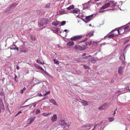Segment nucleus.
<instances>
[{
    "label": "nucleus",
    "instance_id": "nucleus-22",
    "mask_svg": "<svg viewBox=\"0 0 130 130\" xmlns=\"http://www.w3.org/2000/svg\"><path fill=\"white\" fill-rule=\"evenodd\" d=\"M67 45L68 46H71L74 45V43L73 41H70L67 44Z\"/></svg>",
    "mask_w": 130,
    "mask_h": 130
},
{
    "label": "nucleus",
    "instance_id": "nucleus-4",
    "mask_svg": "<svg viewBox=\"0 0 130 130\" xmlns=\"http://www.w3.org/2000/svg\"><path fill=\"white\" fill-rule=\"evenodd\" d=\"M88 38L87 37L84 40L81 41L80 42H86L85 45L86 46L90 45L91 44L92 41L90 40H88Z\"/></svg>",
    "mask_w": 130,
    "mask_h": 130
},
{
    "label": "nucleus",
    "instance_id": "nucleus-45",
    "mask_svg": "<svg viewBox=\"0 0 130 130\" xmlns=\"http://www.w3.org/2000/svg\"><path fill=\"white\" fill-rule=\"evenodd\" d=\"M1 105H2L3 107L4 106V105L2 103V104H1ZM0 111H1L2 107L1 106V105L0 106Z\"/></svg>",
    "mask_w": 130,
    "mask_h": 130
},
{
    "label": "nucleus",
    "instance_id": "nucleus-31",
    "mask_svg": "<svg viewBox=\"0 0 130 130\" xmlns=\"http://www.w3.org/2000/svg\"><path fill=\"white\" fill-rule=\"evenodd\" d=\"M51 114V113H49L47 114H46L45 113H42V115L44 116H48L49 115H50Z\"/></svg>",
    "mask_w": 130,
    "mask_h": 130
},
{
    "label": "nucleus",
    "instance_id": "nucleus-33",
    "mask_svg": "<svg viewBox=\"0 0 130 130\" xmlns=\"http://www.w3.org/2000/svg\"><path fill=\"white\" fill-rule=\"evenodd\" d=\"M54 61L55 62V63L57 64H58L59 63V61L57 60V59H54Z\"/></svg>",
    "mask_w": 130,
    "mask_h": 130
},
{
    "label": "nucleus",
    "instance_id": "nucleus-53",
    "mask_svg": "<svg viewBox=\"0 0 130 130\" xmlns=\"http://www.w3.org/2000/svg\"><path fill=\"white\" fill-rule=\"evenodd\" d=\"M23 90L24 91V90H26V89L25 88V87H24L23 88Z\"/></svg>",
    "mask_w": 130,
    "mask_h": 130
},
{
    "label": "nucleus",
    "instance_id": "nucleus-15",
    "mask_svg": "<svg viewBox=\"0 0 130 130\" xmlns=\"http://www.w3.org/2000/svg\"><path fill=\"white\" fill-rule=\"evenodd\" d=\"M110 5H112L113 7H115L116 6V3L114 1H109V3Z\"/></svg>",
    "mask_w": 130,
    "mask_h": 130
},
{
    "label": "nucleus",
    "instance_id": "nucleus-5",
    "mask_svg": "<svg viewBox=\"0 0 130 130\" xmlns=\"http://www.w3.org/2000/svg\"><path fill=\"white\" fill-rule=\"evenodd\" d=\"M110 6V4L109 3H107L104 4L102 7L100 8V10L104 9L106 8H108Z\"/></svg>",
    "mask_w": 130,
    "mask_h": 130
},
{
    "label": "nucleus",
    "instance_id": "nucleus-55",
    "mask_svg": "<svg viewBox=\"0 0 130 130\" xmlns=\"http://www.w3.org/2000/svg\"><path fill=\"white\" fill-rule=\"evenodd\" d=\"M68 31V30H67V29H65L64 30V31L65 32H66L67 31Z\"/></svg>",
    "mask_w": 130,
    "mask_h": 130
},
{
    "label": "nucleus",
    "instance_id": "nucleus-47",
    "mask_svg": "<svg viewBox=\"0 0 130 130\" xmlns=\"http://www.w3.org/2000/svg\"><path fill=\"white\" fill-rule=\"evenodd\" d=\"M29 105H26L25 106H21L20 107V108H23L24 107H26V106H29Z\"/></svg>",
    "mask_w": 130,
    "mask_h": 130
},
{
    "label": "nucleus",
    "instance_id": "nucleus-26",
    "mask_svg": "<svg viewBox=\"0 0 130 130\" xmlns=\"http://www.w3.org/2000/svg\"><path fill=\"white\" fill-rule=\"evenodd\" d=\"M59 14L61 15L66 13V12L64 10H62L61 11H59Z\"/></svg>",
    "mask_w": 130,
    "mask_h": 130
},
{
    "label": "nucleus",
    "instance_id": "nucleus-58",
    "mask_svg": "<svg viewBox=\"0 0 130 130\" xmlns=\"http://www.w3.org/2000/svg\"><path fill=\"white\" fill-rule=\"evenodd\" d=\"M19 114H18V113H17V114L15 115V116H17L18 115H19Z\"/></svg>",
    "mask_w": 130,
    "mask_h": 130
},
{
    "label": "nucleus",
    "instance_id": "nucleus-37",
    "mask_svg": "<svg viewBox=\"0 0 130 130\" xmlns=\"http://www.w3.org/2000/svg\"><path fill=\"white\" fill-rule=\"evenodd\" d=\"M30 38L32 40H35V37L32 35H31L30 36Z\"/></svg>",
    "mask_w": 130,
    "mask_h": 130
},
{
    "label": "nucleus",
    "instance_id": "nucleus-46",
    "mask_svg": "<svg viewBox=\"0 0 130 130\" xmlns=\"http://www.w3.org/2000/svg\"><path fill=\"white\" fill-rule=\"evenodd\" d=\"M20 92L21 94H23L24 93V90L23 89L21 90Z\"/></svg>",
    "mask_w": 130,
    "mask_h": 130
},
{
    "label": "nucleus",
    "instance_id": "nucleus-54",
    "mask_svg": "<svg viewBox=\"0 0 130 130\" xmlns=\"http://www.w3.org/2000/svg\"><path fill=\"white\" fill-rule=\"evenodd\" d=\"M46 98H43L41 100H42V101H43V100H44V99H46Z\"/></svg>",
    "mask_w": 130,
    "mask_h": 130
},
{
    "label": "nucleus",
    "instance_id": "nucleus-43",
    "mask_svg": "<svg viewBox=\"0 0 130 130\" xmlns=\"http://www.w3.org/2000/svg\"><path fill=\"white\" fill-rule=\"evenodd\" d=\"M37 104V103L36 102H35L34 103H32V105H34L33 106L34 107H35L36 106Z\"/></svg>",
    "mask_w": 130,
    "mask_h": 130
},
{
    "label": "nucleus",
    "instance_id": "nucleus-40",
    "mask_svg": "<svg viewBox=\"0 0 130 130\" xmlns=\"http://www.w3.org/2000/svg\"><path fill=\"white\" fill-rule=\"evenodd\" d=\"M41 85H42V88L43 89H45V85H44L43 83H41Z\"/></svg>",
    "mask_w": 130,
    "mask_h": 130
},
{
    "label": "nucleus",
    "instance_id": "nucleus-44",
    "mask_svg": "<svg viewBox=\"0 0 130 130\" xmlns=\"http://www.w3.org/2000/svg\"><path fill=\"white\" fill-rule=\"evenodd\" d=\"M97 43H96V42H93V45L94 46H95L96 44H97Z\"/></svg>",
    "mask_w": 130,
    "mask_h": 130
},
{
    "label": "nucleus",
    "instance_id": "nucleus-39",
    "mask_svg": "<svg viewBox=\"0 0 130 130\" xmlns=\"http://www.w3.org/2000/svg\"><path fill=\"white\" fill-rule=\"evenodd\" d=\"M50 91H48L47 92H46L45 94L43 95V96H46L48 94H50Z\"/></svg>",
    "mask_w": 130,
    "mask_h": 130
},
{
    "label": "nucleus",
    "instance_id": "nucleus-2",
    "mask_svg": "<svg viewBox=\"0 0 130 130\" xmlns=\"http://www.w3.org/2000/svg\"><path fill=\"white\" fill-rule=\"evenodd\" d=\"M48 22L47 19H43L41 20V21L39 24V26H43L44 25H46L48 23Z\"/></svg>",
    "mask_w": 130,
    "mask_h": 130
},
{
    "label": "nucleus",
    "instance_id": "nucleus-49",
    "mask_svg": "<svg viewBox=\"0 0 130 130\" xmlns=\"http://www.w3.org/2000/svg\"><path fill=\"white\" fill-rule=\"evenodd\" d=\"M22 113V112L21 110H20L18 111V113L19 114L21 113Z\"/></svg>",
    "mask_w": 130,
    "mask_h": 130
},
{
    "label": "nucleus",
    "instance_id": "nucleus-62",
    "mask_svg": "<svg viewBox=\"0 0 130 130\" xmlns=\"http://www.w3.org/2000/svg\"><path fill=\"white\" fill-rule=\"evenodd\" d=\"M28 100H27L25 102H26V101H27Z\"/></svg>",
    "mask_w": 130,
    "mask_h": 130
},
{
    "label": "nucleus",
    "instance_id": "nucleus-32",
    "mask_svg": "<svg viewBox=\"0 0 130 130\" xmlns=\"http://www.w3.org/2000/svg\"><path fill=\"white\" fill-rule=\"evenodd\" d=\"M108 120L110 122H111L113 121L114 118L112 117H109L108 118Z\"/></svg>",
    "mask_w": 130,
    "mask_h": 130
},
{
    "label": "nucleus",
    "instance_id": "nucleus-51",
    "mask_svg": "<svg viewBox=\"0 0 130 130\" xmlns=\"http://www.w3.org/2000/svg\"><path fill=\"white\" fill-rule=\"evenodd\" d=\"M86 55V53H84L83 55H82L83 56H85Z\"/></svg>",
    "mask_w": 130,
    "mask_h": 130
},
{
    "label": "nucleus",
    "instance_id": "nucleus-29",
    "mask_svg": "<svg viewBox=\"0 0 130 130\" xmlns=\"http://www.w3.org/2000/svg\"><path fill=\"white\" fill-rule=\"evenodd\" d=\"M124 29V31H126L127 29H129V27L127 25H126L125 26H124L122 27Z\"/></svg>",
    "mask_w": 130,
    "mask_h": 130
},
{
    "label": "nucleus",
    "instance_id": "nucleus-13",
    "mask_svg": "<svg viewBox=\"0 0 130 130\" xmlns=\"http://www.w3.org/2000/svg\"><path fill=\"white\" fill-rule=\"evenodd\" d=\"M34 66L37 68L40 69L42 71H44V70L39 65L37 64V63H36L34 64Z\"/></svg>",
    "mask_w": 130,
    "mask_h": 130
},
{
    "label": "nucleus",
    "instance_id": "nucleus-6",
    "mask_svg": "<svg viewBox=\"0 0 130 130\" xmlns=\"http://www.w3.org/2000/svg\"><path fill=\"white\" fill-rule=\"evenodd\" d=\"M36 118L35 117H30L27 121L28 122V125L31 123Z\"/></svg>",
    "mask_w": 130,
    "mask_h": 130
},
{
    "label": "nucleus",
    "instance_id": "nucleus-63",
    "mask_svg": "<svg viewBox=\"0 0 130 130\" xmlns=\"http://www.w3.org/2000/svg\"><path fill=\"white\" fill-rule=\"evenodd\" d=\"M15 78H16V76H15Z\"/></svg>",
    "mask_w": 130,
    "mask_h": 130
},
{
    "label": "nucleus",
    "instance_id": "nucleus-17",
    "mask_svg": "<svg viewBox=\"0 0 130 130\" xmlns=\"http://www.w3.org/2000/svg\"><path fill=\"white\" fill-rule=\"evenodd\" d=\"M84 106H86L88 105V102L86 101L83 100L82 102H80Z\"/></svg>",
    "mask_w": 130,
    "mask_h": 130
},
{
    "label": "nucleus",
    "instance_id": "nucleus-41",
    "mask_svg": "<svg viewBox=\"0 0 130 130\" xmlns=\"http://www.w3.org/2000/svg\"><path fill=\"white\" fill-rule=\"evenodd\" d=\"M85 69H88V67L86 65H83Z\"/></svg>",
    "mask_w": 130,
    "mask_h": 130
},
{
    "label": "nucleus",
    "instance_id": "nucleus-38",
    "mask_svg": "<svg viewBox=\"0 0 130 130\" xmlns=\"http://www.w3.org/2000/svg\"><path fill=\"white\" fill-rule=\"evenodd\" d=\"M66 23V22L65 21H63L62 22H61V26H63Z\"/></svg>",
    "mask_w": 130,
    "mask_h": 130
},
{
    "label": "nucleus",
    "instance_id": "nucleus-3",
    "mask_svg": "<svg viewBox=\"0 0 130 130\" xmlns=\"http://www.w3.org/2000/svg\"><path fill=\"white\" fill-rule=\"evenodd\" d=\"M83 37L82 35L76 36L70 38V40L72 41H76L77 40H79Z\"/></svg>",
    "mask_w": 130,
    "mask_h": 130
},
{
    "label": "nucleus",
    "instance_id": "nucleus-27",
    "mask_svg": "<svg viewBox=\"0 0 130 130\" xmlns=\"http://www.w3.org/2000/svg\"><path fill=\"white\" fill-rule=\"evenodd\" d=\"M75 48L77 50H81V46L76 45L75 46Z\"/></svg>",
    "mask_w": 130,
    "mask_h": 130
},
{
    "label": "nucleus",
    "instance_id": "nucleus-64",
    "mask_svg": "<svg viewBox=\"0 0 130 130\" xmlns=\"http://www.w3.org/2000/svg\"><path fill=\"white\" fill-rule=\"evenodd\" d=\"M90 128H89V129H90Z\"/></svg>",
    "mask_w": 130,
    "mask_h": 130
},
{
    "label": "nucleus",
    "instance_id": "nucleus-36",
    "mask_svg": "<svg viewBox=\"0 0 130 130\" xmlns=\"http://www.w3.org/2000/svg\"><path fill=\"white\" fill-rule=\"evenodd\" d=\"M53 32H58V28H55L54 29H53Z\"/></svg>",
    "mask_w": 130,
    "mask_h": 130
},
{
    "label": "nucleus",
    "instance_id": "nucleus-34",
    "mask_svg": "<svg viewBox=\"0 0 130 130\" xmlns=\"http://www.w3.org/2000/svg\"><path fill=\"white\" fill-rule=\"evenodd\" d=\"M52 24L55 26H56L59 24L57 22H54L52 23Z\"/></svg>",
    "mask_w": 130,
    "mask_h": 130
},
{
    "label": "nucleus",
    "instance_id": "nucleus-35",
    "mask_svg": "<svg viewBox=\"0 0 130 130\" xmlns=\"http://www.w3.org/2000/svg\"><path fill=\"white\" fill-rule=\"evenodd\" d=\"M50 4L48 3L46 4L45 6V8H50Z\"/></svg>",
    "mask_w": 130,
    "mask_h": 130
},
{
    "label": "nucleus",
    "instance_id": "nucleus-56",
    "mask_svg": "<svg viewBox=\"0 0 130 130\" xmlns=\"http://www.w3.org/2000/svg\"><path fill=\"white\" fill-rule=\"evenodd\" d=\"M43 96V95H42L41 94H39V96Z\"/></svg>",
    "mask_w": 130,
    "mask_h": 130
},
{
    "label": "nucleus",
    "instance_id": "nucleus-19",
    "mask_svg": "<svg viewBox=\"0 0 130 130\" xmlns=\"http://www.w3.org/2000/svg\"><path fill=\"white\" fill-rule=\"evenodd\" d=\"M93 124H87L83 126V127H92Z\"/></svg>",
    "mask_w": 130,
    "mask_h": 130
},
{
    "label": "nucleus",
    "instance_id": "nucleus-61",
    "mask_svg": "<svg viewBox=\"0 0 130 130\" xmlns=\"http://www.w3.org/2000/svg\"><path fill=\"white\" fill-rule=\"evenodd\" d=\"M42 100H39V101L38 102H40L41 101H42Z\"/></svg>",
    "mask_w": 130,
    "mask_h": 130
},
{
    "label": "nucleus",
    "instance_id": "nucleus-57",
    "mask_svg": "<svg viewBox=\"0 0 130 130\" xmlns=\"http://www.w3.org/2000/svg\"><path fill=\"white\" fill-rule=\"evenodd\" d=\"M32 106H30L29 108V109H31V108Z\"/></svg>",
    "mask_w": 130,
    "mask_h": 130
},
{
    "label": "nucleus",
    "instance_id": "nucleus-42",
    "mask_svg": "<svg viewBox=\"0 0 130 130\" xmlns=\"http://www.w3.org/2000/svg\"><path fill=\"white\" fill-rule=\"evenodd\" d=\"M40 112V111L39 110H38L37 109L36 111V113L37 114H38V113H39Z\"/></svg>",
    "mask_w": 130,
    "mask_h": 130
},
{
    "label": "nucleus",
    "instance_id": "nucleus-1",
    "mask_svg": "<svg viewBox=\"0 0 130 130\" xmlns=\"http://www.w3.org/2000/svg\"><path fill=\"white\" fill-rule=\"evenodd\" d=\"M113 32H116V33L119 35H121L123 34L124 32V29L122 27L119 28L118 29H115L112 30L111 31Z\"/></svg>",
    "mask_w": 130,
    "mask_h": 130
},
{
    "label": "nucleus",
    "instance_id": "nucleus-20",
    "mask_svg": "<svg viewBox=\"0 0 130 130\" xmlns=\"http://www.w3.org/2000/svg\"><path fill=\"white\" fill-rule=\"evenodd\" d=\"M13 46L14 47H13V46L12 47H11L10 48V49L11 50L14 49L15 50H16L17 51H18V48L14 44L13 45Z\"/></svg>",
    "mask_w": 130,
    "mask_h": 130
},
{
    "label": "nucleus",
    "instance_id": "nucleus-14",
    "mask_svg": "<svg viewBox=\"0 0 130 130\" xmlns=\"http://www.w3.org/2000/svg\"><path fill=\"white\" fill-rule=\"evenodd\" d=\"M59 124L62 125L64 126L66 125V123L63 120H61L59 121Z\"/></svg>",
    "mask_w": 130,
    "mask_h": 130
},
{
    "label": "nucleus",
    "instance_id": "nucleus-50",
    "mask_svg": "<svg viewBox=\"0 0 130 130\" xmlns=\"http://www.w3.org/2000/svg\"><path fill=\"white\" fill-rule=\"evenodd\" d=\"M98 125L97 124L94 125V127L95 128Z\"/></svg>",
    "mask_w": 130,
    "mask_h": 130
},
{
    "label": "nucleus",
    "instance_id": "nucleus-24",
    "mask_svg": "<svg viewBox=\"0 0 130 130\" xmlns=\"http://www.w3.org/2000/svg\"><path fill=\"white\" fill-rule=\"evenodd\" d=\"M87 47L86 45H83L81 46V50H84L86 49Z\"/></svg>",
    "mask_w": 130,
    "mask_h": 130
},
{
    "label": "nucleus",
    "instance_id": "nucleus-60",
    "mask_svg": "<svg viewBox=\"0 0 130 130\" xmlns=\"http://www.w3.org/2000/svg\"><path fill=\"white\" fill-rule=\"evenodd\" d=\"M104 11H100V12H103Z\"/></svg>",
    "mask_w": 130,
    "mask_h": 130
},
{
    "label": "nucleus",
    "instance_id": "nucleus-16",
    "mask_svg": "<svg viewBox=\"0 0 130 130\" xmlns=\"http://www.w3.org/2000/svg\"><path fill=\"white\" fill-rule=\"evenodd\" d=\"M106 108V104H104L102 106H101L99 108V109L101 110L103 109H105Z\"/></svg>",
    "mask_w": 130,
    "mask_h": 130
},
{
    "label": "nucleus",
    "instance_id": "nucleus-9",
    "mask_svg": "<svg viewBox=\"0 0 130 130\" xmlns=\"http://www.w3.org/2000/svg\"><path fill=\"white\" fill-rule=\"evenodd\" d=\"M49 100L50 102L53 104L54 105H58L57 103L56 102V101L54 99H49Z\"/></svg>",
    "mask_w": 130,
    "mask_h": 130
},
{
    "label": "nucleus",
    "instance_id": "nucleus-12",
    "mask_svg": "<svg viewBox=\"0 0 130 130\" xmlns=\"http://www.w3.org/2000/svg\"><path fill=\"white\" fill-rule=\"evenodd\" d=\"M93 32L92 31L89 32V33H87L86 34V36H87V38L88 37V38H89L91 36H93Z\"/></svg>",
    "mask_w": 130,
    "mask_h": 130
},
{
    "label": "nucleus",
    "instance_id": "nucleus-25",
    "mask_svg": "<svg viewBox=\"0 0 130 130\" xmlns=\"http://www.w3.org/2000/svg\"><path fill=\"white\" fill-rule=\"evenodd\" d=\"M74 8V6L73 5H71L70 6L67 7V10H70Z\"/></svg>",
    "mask_w": 130,
    "mask_h": 130
},
{
    "label": "nucleus",
    "instance_id": "nucleus-10",
    "mask_svg": "<svg viewBox=\"0 0 130 130\" xmlns=\"http://www.w3.org/2000/svg\"><path fill=\"white\" fill-rule=\"evenodd\" d=\"M93 16V15L92 14L90 15L87 16L86 17V19L88 22H89L92 19Z\"/></svg>",
    "mask_w": 130,
    "mask_h": 130
},
{
    "label": "nucleus",
    "instance_id": "nucleus-8",
    "mask_svg": "<svg viewBox=\"0 0 130 130\" xmlns=\"http://www.w3.org/2000/svg\"><path fill=\"white\" fill-rule=\"evenodd\" d=\"M57 116L56 114L54 115L52 117L51 120L52 122H54L57 120Z\"/></svg>",
    "mask_w": 130,
    "mask_h": 130
},
{
    "label": "nucleus",
    "instance_id": "nucleus-18",
    "mask_svg": "<svg viewBox=\"0 0 130 130\" xmlns=\"http://www.w3.org/2000/svg\"><path fill=\"white\" fill-rule=\"evenodd\" d=\"M79 11L78 9L73 10L71 11V12L73 13H77Z\"/></svg>",
    "mask_w": 130,
    "mask_h": 130
},
{
    "label": "nucleus",
    "instance_id": "nucleus-28",
    "mask_svg": "<svg viewBox=\"0 0 130 130\" xmlns=\"http://www.w3.org/2000/svg\"><path fill=\"white\" fill-rule=\"evenodd\" d=\"M123 93H122L121 91L118 90L116 92V94L117 95V96H118L120 95L121 94Z\"/></svg>",
    "mask_w": 130,
    "mask_h": 130
},
{
    "label": "nucleus",
    "instance_id": "nucleus-59",
    "mask_svg": "<svg viewBox=\"0 0 130 130\" xmlns=\"http://www.w3.org/2000/svg\"><path fill=\"white\" fill-rule=\"evenodd\" d=\"M115 111L116 110H115V111H114V115H115Z\"/></svg>",
    "mask_w": 130,
    "mask_h": 130
},
{
    "label": "nucleus",
    "instance_id": "nucleus-11",
    "mask_svg": "<svg viewBox=\"0 0 130 130\" xmlns=\"http://www.w3.org/2000/svg\"><path fill=\"white\" fill-rule=\"evenodd\" d=\"M123 68L120 66L119 67L118 69V73L120 75H122L123 73Z\"/></svg>",
    "mask_w": 130,
    "mask_h": 130
},
{
    "label": "nucleus",
    "instance_id": "nucleus-7",
    "mask_svg": "<svg viewBox=\"0 0 130 130\" xmlns=\"http://www.w3.org/2000/svg\"><path fill=\"white\" fill-rule=\"evenodd\" d=\"M113 33L109 35H108L107 36L109 38H111L113 37H116L118 35V34L116 33V32H113Z\"/></svg>",
    "mask_w": 130,
    "mask_h": 130
},
{
    "label": "nucleus",
    "instance_id": "nucleus-21",
    "mask_svg": "<svg viewBox=\"0 0 130 130\" xmlns=\"http://www.w3.org/2000/svg\"><path fill=\"white\" fill-rule=\"evenodd\" d=\"M123 58L124 60H125V57L124 53L122 54L120 57L119 59L123 61Z\"/></svg>",
    "mask_w": 130,
    "mask_h": 130
},
{
    "label": "nucleus",
    "instance_id": "nucleus-52",
    "mask_svg": "<svg viewBox=\"0 0 130 130\" xmlns=\"http://www.w3.org/2000/svg\"><path fill=\"white\" fill-rule=\"evenodd\" d=\"M23 46H22V47H22V48H21V47H20V49H21L22 48H24V44H23Z\"/></svg>",
    "mask_w": 130,
    "mask_h": 130
},
{
    "label": "nucleus",
    "instance_id": "nucleus-23",
    "mask_svg": "<svg viewBox=\"0 0 130 130\" xmlns=\"http://www.w3.org/2000/svg\"><path fill=\"white\" fill-rule=\"evenodd\" d=\"M91 58V56L90 55H89L88 56H86L84 57V59L87 60H89Z\"/></svg>",
    "mask_w": 130,
    "mask_h": 130
},
{
    "label": "nucleus",
    "instance_id": "nucleus-30",
    "mask_svg": "<svg viewBox=\"0 0 130 130\" xmlns=\"http://www.w3.org/2000/svg\"><path fill=\"white\" fill-rule=\"evenodd\" d=\"M36 62H37V63H38V64H42V65L44 64V62H41L38 59H37V60Z\"/></svg>",
    "mask_w": 130,
    "mask_h": 130
},
{
    "label": "nucleus",
    "instance_id": "nucleus-48",
    "mask_svg": "<svg viewBox=\"0 0 130 130\" xmlns=\"http://www.w3.org/2000/svg\"><path fill=\"white\" fill-rule=\"evenodd\" d=\"M17 69V70H18L19 69V67L18 66H16Z\"/></svg>",
    "mask_w": 130,
    "mask_h": 130
}]
</instances>
